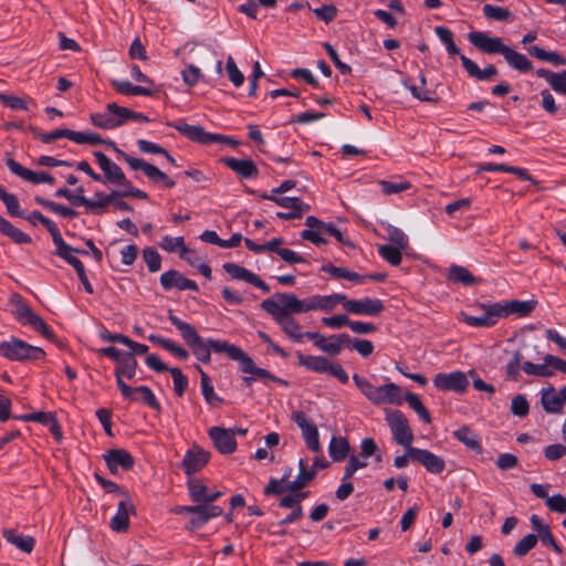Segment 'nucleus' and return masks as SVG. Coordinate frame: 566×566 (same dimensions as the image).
<instances>
[{
	"label": "nucleus",
	"mask_w": 566,
	"mask_h": 566,
	"mask_svg": "<svg viewBox=\"0 0 566 566\" xmlns=\"http://www.w3.org/2000/svg\"><path fill=\"white\" fill-rule=\"evenodd\" d=\"M104 459L113 474L116 473L119 468L128 471L134 467L135 463L132 454L124 449H113L104 455Z\"/></svg>",
	"instance_id": "27"
},
{
	"label": "nucleus",
	"mask_w": 566,
	"mask_h": 566,
	"mask_svg": "<svg viewBox=\"0 0 566 566\" xmlns=\"http://www.w3.org/2000/svg\"><path fill=\"white\" fill-rule=\"evenodd\" d=\"M94 156L107 181L119 185L127 184V179L119 166L113 163L104 153L95 151Z\"/></svg>",
	"instance_id": "26"
},
{
	"label": "nucleus",
	"mask_w": 566,
	"mask_h": 566,
	"mask_svg": "<svg viewBox=\"0 0 566 566\" xmlns=\"http://www.w3.org/2000/svg\"><path fill=\"white\" fill-rule=\"evenodd\" d=\"M160 247L168 252H174L178 249V250H180V256H184V254H187V253L193 254V251L188 249L185 245V241H184L182 237L172 238V237L166 235L163 238V240L160 242Z\"/></svg>",
	"instance_id": "52"
},
{
	"label": "nucleus",
	"mask_w": 566,
	"mask_h": 566,
	"mask_svg": "<svg viewBox=\"0 0 566 566\" xmlns=\"http://www.w3.org/2000/svg\"><path fill=\"white\" fill-rule=\"evenodd\" d=\"M305 224L308 229H305L301 232V238L305 241H310L315 245L326 244L327 239L324 237L326 234V223L318 220L314 216H310L306 218Z\"/></svg>",
	"instance_id": "25"
},
{
	"label": "nucleus",
	"mask_w": 566,
	"mask_h": 566,
	"mask_svg": "<svg viewBox=\"0 0 566 566\" xmlns=\"http://www.w3.org/2000/svg\"><path fill=\"white\" fill-rule=\"evenodd\" d=\"M379 186L386 196L399 193L409 190L412 186L409 181L392 182L388 180H380Z\"/></svg>",
	"instance_id": "63"
},
{
	"label": "nucleus",
	"mask_w": 566,
	"mask_h": 566,
	"mask_svg": "<svg viewBox=\"0 0 566 566\" xmlns=\"http://www.w3.org/2000/svg\"><path fill=\"white\" fill-rule=\"evenodd\" d=\"M135 505L128 494H123L118 502L116 514L112 517L109 526L116 533H125L129 527V514H135Z\"/></svg>",
	"instance_id": "17"
},
{
	"label": "nucleus",
	"mask_w": 566,
	"mask_h": 566,
	"mask_svg": "<svg viewBox=\"0 0 566 566\" xmlns=\"http://www.w3.org/2000/svg\"><path fill=\"white\" fill-rule=\"evenodd\" d=\"M23 218H25L28 221H30L33 226H35L36 222H40L41 224H43L48 229L50 234L52 235V240L56 239V237L59 234H61L56 224L53 221H51L49 218L44 217L39 211H33L31 214L24 216Z\"/></svg>",
	"instance_id": "53"
},
{
	"label": "nucleus",
	"mask_w": 566,
	"mask_h": 566,
	"mask_svg": "<svg viewBox=\"0 0 566 566\" xmlns=\"http://www.w3.org/2000/svg\"><path fill=\"white\" fill-rule=\"evenodd\" d=\"M403 399L409 403L410 408L419 416L422 421L426 423L431 422V416L429 411L416 394L407 392L403 396Z\"/></svg>",
	"instance_id": "49"
},
{
	"label": "nucleus",
	"mask_w": 566,
	"mask_h": 566,
	"mask_svg": "<svg viewBox=\"0 0 566 566\" xmlns=\"http://www.w3.org/2000/svg\"><path fill=\"white\" fill-rule=\"evenodd\" d=\"M0 355L10 360L29 361L44 358L45 352L41 347L12 337L8 342H0Z\"/></svg>",
	"instance_id": "4"
},
{
	"label": "nucleus",
	"mask_w": 566,
	"mask_h": 566,
	"mask_svg": "<svg viewBox=\"0 0 566 566\" xmlns=\"http://www.w3.org/2000/svg\"><path fill=\"white\" fill-rule=\"evenodd\" d=\"M298 469L300 472L296 479L287 483V489L290 492H295L304 489L316 476V472L314 471V469H308L307 461L304 459H300Z\"/></svg>",
	"instance_id": "32"
},
{
	"label": "nucleus",
	"mask_w": 566,
	"mask_h": 566,
	"mask_svg": "<svg viewBox=\"0 0 566 566\" xmlns=\"http://www.w3.org/2000/svg\"><path fill=\"white\" fill-rule=\"evenodd\" d=\"M10 304L15 307L13 315L20 323L29 325L34 331L39 332L43 337L53 339L54 334L48 324L38 314H35L28 304L23 302L21 295L12 294L10 297Z\"/></svg>",
	"instance_id": "3"
},
{
	"label": "nucleus",
	"mask_w": 566,
	"mask_h": 566,
	"mask_svg": "<svg viewBox=\"0 0 566 566\" xmlns=\"http://www.w3.org/2000/svg\"><path fill=\"white\" fill-rule=\"evenodd\" d=\"M168 318L171 324L180 332L184 340L189 347L201 339L200 335L192 325L178 318L171 311L168 314Z\"/></svg>",
	"instance_id": "34"
},
{
	"label": "nucleus",
	"mask_w": 566,
	"mask_h": 566,
	"mask_svg": "<svg viewBox=\"0 0 566 566\" xmlns=\"http://www.w3.org/2000/svg\"><path fill=\"white\" fill-rule=\"evenodd\" d=\"M211 453L198 444H193L189 450H187L184 460L181 462V468L185 473L189 476L201 471L209 462Z\"/></svg>",
	"instance_id": "14"
},
{
	"label": "nucleus",
	"mask_w": 566,
	"mask_h": 566,
	"mask_svg": "<svg viewBox=\"0 0 566 566\" xmlns=\"http://www.w3.org/2000/svg\"><path fill=\"white\" fill-rule=\"evenodd\" d=\"M143 259L150 272H157L160 270L161 256L155 248L148 247L144 249Z\"/></svg>",
	"instance_id": "60"
},
{
	"label": "nucleus",
	"mask_w": 566,
	"mask_h": 566,
	"mask_svg": "<svg viewBox=\"0 0 566 566\" xmlns=\"http://www.w3.org/2000/svg\"><path fill=\"white\" fill-rule=\"evenodd\" d=\"M434 32L437 36L440 39V41L446 45L447 51L450 55L460 54V50L457 46L455 42L453 41V34L449 29L444 27H437L434 29Z\"/></svg>",
	"instance_id": "54"
},
{
	"label": "nucleus",
	"mask_w": 566,
	"mask_h": 566,
	"mask_svg": "<svg viewBox=\"0 0 566 566\" xmlns=\"http://www.w3.org/2000/svg\"><path fill=\"white\" fill-rule=\"evenodd\" d=\"M279 193L261 195L262 199L274 201L281 207H291L289 212H277L276 217L283 220L301 218L311 207L296 197H279Z\"/></svg>",
	"instance_id": "10"
},
{
	"label": "nucleus",
	"mask_w": 566,
	"mask_h": 566,
	"mask_svg": "<svg viewBox=\"0 0 566 566\" xmlns=\"http://www.w3.org/2000/svg\"><path fill=\"white\" fill-rule=\"evenodd\" d=\"M469 41L473 46L486 54H502L506 49V44L503 43L502 39L496 36H490L481 31H472L468 35Z\"/></svg>",
	"instance_id": "16"
},
{
	"label": "nucleus",
	"mask_w": 566,
	"mask_h": 566,
	"mask_svg": "<svg viewBox=\"0 0 566 566\" xmlns=\"http://www.w3.org/2000/svg\"><path fill=\"white\" fill-rule=\"evenodd\" d=\"M91 120L93 125L103 129H113L118 127V122H115L114 115H112L107 109L105 113L92 114Z\"/></svg>",
	"instance_id": "58"
},
{
	"label": "nucleus",
	"mask_w": 566,
	"mask_h": 566,
	"mask_svg": "<svg viewBox=\"0 0 566 566\" xmlns=\"http://www.w3.org/2000/svg\"><path fill=\"white\" fill-rule=\"evenodd\" d=\"M322 271L331 274L332 276H334L336 279H344V280H348L350 282H355L358 284L364 283V281L366 280V276H363V275H360L354 271H350L346 268L335 266L333 264L323 265Z\"/></svg>",
	"instance_id": "43"
},
{
	"label": "nucleus",
	"mask_w": 566,
	"mask_h": 566,
	"mask_svg": "<svg viewBox=\"0 0 566 566\" xmlns=\"http://www.w3.org/2000/svg\"><path fill=\"white\" fill-rule=\"evenodd\" d=\"M287 297H291V293H275L272 297L262 301L261 308L273 317L290 338L300 342L305 337V333L301 332V325L292 317V314L302 312L289 310L286 304L291 301Z\"/></svg>",
	"instance_id": "1"
},
{
	"label": "nucleus",
	"mask_w": 566,
	"mask_h": 566,
	"mask_svg": "<svg viewBox=\"0 0 566 566\" xmlns=\"http://www.w3.org/2000/svg\"><path fill=\"white\" fill-rule=\"evenodd\" d=\"M222 512V509L218 505L198 503V505H196V512L193 516L190 517L186 528L193 532L207 524L211 518L220 516Z\"/></svg>",
	"instance_id": "19"
},
{
	"label": "nucleus",
	"mask_w": 566,
	"mask_h": 566,
	"mask_svg": "<svg viewBox=\"0 0 566 566\" xmlns=\"http://www.w3.org/2000/svg\"><path fill=\"white\" fill-rule=\"evenodd\" d=\"M118 195L119 191L116 190L112 191L109 195L106 196H103L101 192H97L95 196L98 198V200H92L84 197L82 206L94 211L95 213H102L108 205L114 202V199H116Z\"/></svg>",
	"instance_id": "42"
},
{
	"label": "nucleus",
	"mask_w": 566,
	"mask_h": 566,
	"mask_svg": "<svg viewBox=\"0 0 566 566\" xmlns=\"http://www.w3.org/2000/svg\"><path fill=\"white\" fill-rule=\"evenodd\" d=\"M453 436L462 442L468 449L481 453L482 446L480 443L478 434L468 426H462L453 432Z\"/></svg>",
	"instance_id": "36"
},
{
	"label": "nucleus",
	"mask_w": 566,
	"mask_h": 566,
	"mask_svg": "<svg viewBox=\"0 0 566 566\" xmlns=\"http://www.w3.org/2000/svg\"><path fill=\"white\" fill-rule=\"evenodd\" d=\"M483 308L485 310V313L481 316H471L463 314L464 322L468 325L475 327H491L495 325L497 318L500 317L497 303L483 306Z\"/></svg>",
	"instance_id": "30"
},
{
	"label": "nucleus",
	"mask_w": 566,
	"mask_h": 566,
	"mask_svg": "<svg viewBox=\"0 0 566 566\" xmlns=\"http://www.w3.org/2000/svg\"><path fill=\"white\" fill-rule=\"evenodd\" d=\"M353 380L357 388L361 391V394L373 402L377 391V387L374 386L368 379L357 374L353 376Z\"/></svg>",
	"instance_id": "62"
},
{
	"label": "nucleus",
	"mask_w": 566,
	"mask_h": 566,
	"mask_svg": "<svg viewBox=\"0 0 566 566\" xmlns=\"http://www.w3.org/2000/svg\"><path fill=\"white\" fill-rule=\"evenodd\" d=\"M226 347H237V345L230 344L226 340H219V339L203 340L201 338V339H199V342H196L193 345L190 346V348L192 349V353L197 357V359L205 364L210 363L211 350H213L214 353H218V354H227L229 356L230 349H227Z\"/></svg>",
	"instance_id": "11"
},
{
	"label": "nucleus",
	"mask_w": 566,
	"mask_h": 566,
	"mask_svg": "<svg viewBox=\"0 0 566 566\" xmlns=\"http://www.w3.org/2000/svg\"><path fill=\"white\" fill-rule=\"evenodd\" d=\"M3 536L9 543L24 553L30 554L34 548L35 539L32 536H23L11 528L3 530Z\"/></svg>",
	"instance_id": "37"
},
{
	"label": "nucleus",
	"mask_w": 566,
	"mask_h": 566,
	"mask_svg": "<svg viewBox=\"0 0 566 566\" xmlns=\"http://www.w3.org/2000/svg\"><path fill=\"white\" fill-rule=\"evenodd\" d=\"M305 337L314 342V345L323 350L324 353H327L332 356H337L340 354V348L338 344H334V340L329 338H326L324 335L317 333V332H306Z\"/></svg>",
	"instance_id": "40"
},
{
	"label": "nucleus",
	"mask_w": 566,
	"mask_h": 566,
	"mask_svg": "<svg viewBox=\"0 0 566 566\" xmlns=\"http://www.w3.org/2000/svg\"><path fill=\"white\" fill-rule=\"evenodd\" d=\"M328 451L334 461L340 462L346 459L349 452V443L343 437H333L328 446Z\"/></svg>",
	"instance_id": "44"
},
{
	"label": "nucleus",
	"mask_w": 566,
	"mask_h": 566,
	"mask_svg": "<svg viewBox=\"0 0 566 566\" xmlns=\"http://www.w3.org/2000/svg\"><path fill=\"white\" fill-rule=\"evenodd\" d=\"M536 301H511L504 305L497 304L500 317L516 314L520 317L528 316L535 308Z\"/></svg>",
	"instance_id": "29"
},
{
	"label": "nucleus",
	"mask_w": 566,
	"mask_h": 566,
	"mask_svg": "<svg viewBox=\"0 0 566 566\" xmlns=\"http://www.w3.org/2000/svg\"><path fill=\"white\" fill-rule=\"evenodd\" d=\"M160 283L165 290H171L177 287L178 290L185 291H198V284L181 275L178 271L169 270L160 275Z\"/></svg>",
	"instance_id": "28"
},
{
	"label": "nucleus",
	"mask_w": 566,
	"mask_h": 566,
	"mask_svg": "<svg viewBox=\"0 0 566 566\" xmlns=\"http://www.w3.org/2000/svg\"><path fill=\"white\" fill-rule=\"evenodd\" d=\"M133 397L136 398L135 400H138L140 398L151 409H155L157 411L160 410V403L156 399L154 392L147 386H139L133 388Z\"/></svg>",
	"instance_id": "51"
},
{
	"label": "nucleus",
	"mask_w": 566,
	"mask_h": 566,
	"mask_svg": "<svg viewBox=\"0 0 566 566\" xmlns=\"http://www.w3.org/2000/svg\"><path fill=\"white\" fill-rule=\"evenodd\" d=\"M483 13L488 19L494 21H511L513 18L512 12L509 9L492 4H484Z\"/></svg>",
	"instance_id": "55"
},
{
	"label": "nucleus",
	"mask_w": 566,
	"mask_h": 566,
	"mask_svg": "<svg viewBox=\"0 0 566 566\" xmlns=\"http://www.w3.org/2000/svg\"><path fill=\"white\" fill-rule=\"evenodd\" d=\"M223 270L229 275H231L232 279L242 280V281H245L248 283H251L252 277L254 275V273H252L248 269H245V268H243V266H241L239 264H235V263H224L223 264Z\"/></svg>",
	"instance_id": "56"
},
{
	"label": "nucleus",
	"mask_w": 566,
	"mask_h": 566,
	"mask_svg": "<svg viewBox=\"0 0 566 566\" xmlns=\"http://www.w3.org/2000/svg\"><path fill=\"white\" fill-rule=\"evenodd\" d=\"M531 56L536 57L541 61L549 62L554 65H565L566 59L557 52H547L544 49L533 45L527 49Z\"/></svg>",
	"instance_id": "46"
},
{
	"label": "nucleus",
	"mask_w": 566,
	"mask_h": 566,
	"mask_svg": "<svg viewBox=\"0 0 566 566\" xmlns=\"http://www.w3.org/2000/svg\"><path fill=\"white\" fill-rule=\"evenodd\" d=\"M511 412L520 418H524L530 412V403L524 395H516L511 401Z\"/></svg>",
	"instance_id": "61"
},
{
	"label": "nucleus",
	"mask_w": 566,
	"mask_h": 566,
	"mask_svg": "<svg viewBox=\"0 0 566 566\" xmlns=\"http://www.w3.org/2000/svg\"><path fill=\"white\" fill-rule=\"evenodd\" d=\"M0 232L3 235L9 237L13 242L18 244L31 243L32 239L29 234L24 233L20 229L15 228L10 221L0 216Z\"/></svg>",
	"instance_id": "41"
},
{
	"label": "nucleus",
	"mask_w": 566,
	"mask_h": 566,
	"mask_svg": "<svg viewBox=\"0 0 566 566\" xmlns=\"http://www.w3.org/2000/svg\"><path fill=\"white\" fill-rule=\"evenodd\" d=\"M523 370L530 376H538V377H552L554 375V370L551 368V365L544 364H533L531 361H525L522 365Z\"/></svg>",
	"instance_id": "57"
},
{
	"label": "nucleus",
	"mask_w": 566,
	"mask_h": 566,
	"mask_svg": "<svg viewBox=\"0 0 566 566\" xmlns=\"http://www.w3.org/2000/svg\"><path fill=\"white\" fill-rule=\"evenodd\" d=\"M7 166L14 175L32 184L45 182L53 185L55 182V179L52 175L45 171H32L28 168H24L23 166H21L19 163L11 158L7 160Z\"/></svg>",
	"instance_id": "23"
},
{
	"label": "nucleus",
	"mask_w": 566,
	"mask_h": 566,
	"mask_svg": "<svg viewBox=\"0 0 566 566\" xmlns=\"http://www.w3.org/2000/svg\"><path fill=\"white\" fill-rule=\"evenodd\" d=\"M292 419L302 430V434L307 448L313 452H321L322 448L319 444V436L316 426L308 421L306 415L301 410L293 411Z\"/></svg>",
	"instance_id": "13"
},
{
	"label": "nucleus",
	"mask_w": 566,
	"mask_h": 566,
	"mask_svg": "<svg viewBox=\"0 0 566 566\" xmlns=\"http://www.w3.org/2000/svg\"><path fill=\"white\" fill-rule=\"evenodd\" d=\"M226 348L230 349L229 358L240 363L242 373L253 375L255 379H269L275 382L287 385L285 380L277 378L268 369L256 367L253 359L240 347L237 346Z\"/></svg>",
	"instance_id": "7"
},
{
	"label": "nucleus",
	"mask_w": 566,
	"mask_h": 566,
	"mask_svg": "<svg viewBox=\"0 0 566 566\" xmlns=\"http://www.w3.org/2000/svg\"><path fill=\"white\" fill-rule=\"evenodd\" d=\"M290 303L286 304L289 310L295 312H310V311H323L332 312L338 304H343L345 301L344 294H331V295H312L307 298L300 300L295 294L291 293V297H287Z\"/></svg>",
	"instance_id": "2"
},
{
	"label": "nucleus",
	"mask_w": 566,
	"mask_h": 566,
	"mask_svg": "<svg viewBox=\"0 0 566 566\" xmlns=\"http://www.w3.org/2000/svg\"><path fill=\"white\" fill-rule=\"evenodd\" d=\"M297 358L300 365L316 373H327L332 361L323 356L304 355L302 353H297Z\"/></svg>",
	"instance_id": "38"
},
{
	"label": "nucleus",
	"mask_w": 566,
	"mask_h": 566,
	"mask_svg": "<svg viewBox=\"0 0 566 566\" xmlns=\"http://www.w3.org/2000/svg\"><path fill=\"white\" fill-rule=\"evenodd\" d=\"M113 87L120 94L124 95H144V96H151L154 94L151 88L139 86V85H133L128 81H113L112 82Z\"/></svg>",
	"instance_id": "45"
},
{
	"label": "nucleus",
	"mask_w": 566,
	"mask_h": 566,
	"mask_svg": "<svg viewBox=\"0 0 566 566\" xmlns=\"http://www.w3.org/2000/svg\"><path fill=\"white\" fill-rule=\"evenodd\" d=\"M188 492L191 500L196 503H203L206 497L208 496V486L203 484L200 480L189 478L187 482Z\"/></svg>",
	"instance_id": "47"
},
{
	"label": "nucleus",
	"mask_w": 566,
	"mask_h": 566,
	"mask_svg": "<svg viewBox=\"0 0 566 566\" xmlns=\"http://www.w3.org/2000/svg\"><path fill=\"white\" fill-rule=\"evenodd\" d=\"M216 449L222 454H231L237 449V441L233 429L211 427L208 431Z\"/></svg>",
	"instance_id": "18"
},
{
	"label": "nucleus",
	"mask_w": 566,
	"mask_h": 566,
	"mask_svg": "<svg viewBox=\"0 0 566 566\" xmlns=\"http://www.w3.org/2000/svg\"><path fill=\"white\" fill-rule=\"evenodd\" d=\"M197 370L199 371L200 374V382H201V390H202V395L206 399V401L211 406V407H218L219 405H221L223 402V399L220 398L216 392H214V389H213V386L211 384V379L210 377L202 370V368L200 366H196Z\"/></svg>",
	"instance_id": "39"
},
{
	"label": "nucleus",
	"mask_w": 566,
	"mask_h": 566,
	"mask_svg": "<svg viewBox=\"0 0 566 566\" xmlns=\"http://www.w3.org/2000/svg\"><path fill=\"white\" fill-rule=\"evenodd\" d=\"M522 360L523 354L520 350H516L505 366V374L507 379L513 381L518 379Z\"/></svg>",
	"instance_id": "59"
},
{
	"label": "nucleus",
	"mask_w": 566,
	"mask_h": 566,
	"mask_svg": "<svg viewBox=\"0 0 566 566\" xmlns=\"http://www.w3.org/2000/svg\"><path fill=\"white\" fill-rule=\"evenodd\" d=\"M541 402L546 412L562 413L564 405L566 403V386H564L559 392H556L552 386L543 389Z\"/></svg>",
	"instance_id": "21"
},
{
	"label": "nucleus",
	"mask_w": 566,
	"mask_h": 566,
	"mask_svg": "<svg viewBox=\"0 0 566 566\" xmlns=\"http://www.w3.org/2000/svg\"><path fill=\"white\" fill-rule=\"evenodd\" d=\"M35 201L42 207L49 209L50 211L57 213L64 218L73 219L77 216V212L69 207L62 206L54 201L44 199L42 197H35Z\"/></svg>",
	"instance_id": "50"
},
{
	"label": "nucleus",
	"mask_w": 566,
	"mask_h": 566,
	"mask_svg": "<svg viewBox=\"0 0 566 566\" xmlns=\"http://www.w3.org/2000/svg\"><path fill=\"white\" fill-rule=\"evenodd\" d=\"M137 360L135 356L130 353H125L123 358L117 364V367L115 369V376L117 386L122 392V395L126 399H136L133 397V388L128 386L126 382H124L123 378L126 377L127 379H133L136 376L137 371Z\"/></svg>",
	"instance_id": "8"
},
{
	"label": "nucleus",
	"mask_w": 566,
	"mask_h": 566,
	"mask_svg": "<svg viewBox=\"0 0 566 566\" xmlns=\"http://www.w3.org/2000/svg\"><path fill=\"white\" fill-rule=\"evenodd\" d=\"M402 251L405 250L390 244H382L378 248L379 255L392 266H397L401 263Z\"/></svg>",
	"instance_id": "48"
},
{
	"label": "nucleus",
	"mask_w": 566,
	"mask_h": 566,
	"mask_svg": "<svg viewBox=\"0 0 566 566\" xmlns=\"http://www.w3.org/2000/svg\"><path fill=\"white\" fill-rule=\"evenodd\" d=\"M433 385L443 391L463 394L469 387L468 376L460 370L449 374L440 373L433 378Z\"/></svg>",
	"instance_id": "12"
},
{
	"label": "nucleus",
	"mask_w": 566,
	"mask_h": 566,
	"mask_svg": "<svg viewBox=\"0 0 566 566\" xmlns=\"http://www.w3.org/2000/svg\"><path fill=\"white\" fill-rule=\"evenodd\" d=\"M116 151L125 159L133 170H143L145 175L154 182H163L165 187H175V181L170 179L165 172L159 170L156 166L144 161L143 159L135 158L125 154L124 151L116 148Z\"/></svg>",
	"instance_id": "9"
},
{
	"label": "nucleus",
	"mask_w": 566,
	"mask_h": 566,
	"mask_svg": "<svg viewBox=\"0 0 566 566\" xmlns=\"http://www.w3.org/2000/svg\"><path fill=\"white\" fill-rule=\"evenodd\" d=\"M223 163L242 178H255L259 175V169L251 159L224 158Z\"/></svg>",
	"instance_id": "31"
},
{
	"label": "nucleus",
	"mask_w": 566,
	"mask_h": 566,
	"mask_svg": "<svg viewBox=\"0 0 566 566\" xmlns=\"http://www.w3.org/2000/svg\"><path fill=\"white\" fill-rule=\"evenodd\" d=\"M342 305L346 312L356 315L375 316L380 314L385 308L384 303L378 298L366 297L363 300H349L346 295Z\"/></svg>",
	"instance_id": "15"
},
{
	"label": "nucleus",
	"mask_w": 566,
	"mask_h": 566,
	"mask_svg": "<svg viewBox=\"0 0 566 566\" xmlns=\"http://www.w3.org/2000/svg\"><path fill=\"white\" fill-rule=\"evenodd\" d=\"M405 401L403 392L400 386L388 382L386 385L377 387V391L374 398V405H402Z\"/></svg>",
	"instance_id": "24"
},
{
	"label": "nucleus",
	"mask_w": 566,
	"mask_h": 566,
	"mask_svg": "<svg viewBox=\"0 0 566 566\" xmlns=\"http://www.w3.org/2000/svg\"><path fill=\"white\" fill-rule=\"evenodd\" d=\"M168 126L174 127L190 140L199 144L210 145L213 143H224L233 147L240 145V142L234 140L231 137L220 134L207 133L201 126L189 125L186 123H168Z\"/></svg>",
	"instance_id": "5"
},
{
	"label": "nucleus",
	"mask_w": 566,
	"mask_h": 566,
	"mask_svg": "<svg viewBox=\"0 0 566 566\" xmlns=\"http://www.w3.org/2000/svg\"><path fill=\"white\" fill-rule=\"evenodd\" d=\"M503 57L511 67L520 72H528L533 69L532 62L524 54L510 46H506Z\"/></svg>",
	"instance_id": "35"
},
{
	"label": "nucleus",
	"mask_w": 566,
	"mask_h": 566,
	"mask_svg": "<svg viewBox=\"0 0 566 566\" xmlns=\"http://www.w3.org/2000/svg\"><path fill=\"white\" fill-rule=\"evenodd\" d=\"M53 243L56 247L54 252L55 255L62 258L65 262L72 265L76 273L84 270L83 263L74 255V253L87 254V251L71 247L63 240L61 234H59L56 239H53Z\"/></svg>",
	"instance_id": "22"
},
{
	"label": "nucleus",
	"mask_w": 566,
	"mask_h": 566,
	"mask_svg": "<svg viewBox=\"0 0 566 566\" xmlns=\"http://www.w3.org/2000/svg\"><path fill=\"white\" fill-rule=\"evenodd\" d=\"M448 280L454 283H461L464 286H472L481 282V279L474 276L465 266L458 264L450 266Z\"/></svg>",
	"instance_id": "33"
},
{
	"label": "nucleus",
	"mask_w": 566,
	"mask_h": 566,
	"mask_svg": "<svg viewBox=\"0 0 566 566\" xmlns=\"http://www.w3.org/2000/svg\"><path fill=\"white\" fill-rule=\"evenodd\" d=\"M386 421L396 442L409 452L410 448H413V433L406 416L399 410H389L386 412Z\"/></svg>",
	"instance_id": "6"
},
{
	"label": "nucleus",
	"mask_w": 566,
	"mask_h": 566,
	"mask_svg": "<svg viewBox=\"0 0 566 566\" xmlns=\"http://www.w3.org/2000/svg\"><path fill=\"white\" fill-rule=\"evenodd\" d=\"M411 460L421 463L430 473L438 474L444 470V460L434 453L419 448H410L408 452Z\"/></svg>",
	"instance_id": "20"
},
{
	"label": "nucleus",
	"mask_w": 566,
	"mask_h": 566,
	"mask_svg": "<svg viewBox=\"0 0 566 566\" xmlns=\"http://www.w3.org/2000/svg\"><path fill=\"white\" fill-rule=\"evenodd\" d=\"M538 537L534 534L524 536L514 547V554L518 557L525 556L537 544Z\"/></svg>",
	"instance_id": "64"
}]
</instances>
